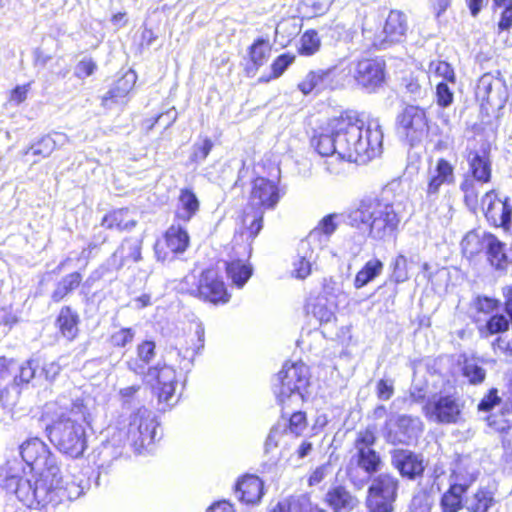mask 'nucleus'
<instances>
[{
    "instance_id": "obj_1",
    "label": "nucleus",
    "mask_w": 512,
    "mask_h": 512,
    "mask_svg": "<svg viewBox=\"0 0 512 512\" xmlns=\"http://www.w3.org/2000/svg\"><path fill=\"white\" fill-rule=\"evenodd\" d=\"M24 474L25 468L21 461L8 460L0 468V487L16 495L29 508L54 512L58 506L76 500L84 492L82 485H72L68 491L53 490L52 484L46 478H36L32 482L24 478Z\"/></svg>"
},
{
    "instance_id": "obj_2",
    "label": "nucleus",
    "mask_w": 512,
    "mask_h": 512,
    "mask_svg": "<svg viewBox=\"0 0 512 512\" xmlns=\"http://www.w3.org/2000/svg\"><path fill=\"white\" fill-rule=\"evenodd\" d=\"M338 160L365 164L382 152L383 132L378 118L349 110L336 117Z\"/></svg>"
},
{
    "instance_id": "obj_3",
    "label": "nucleus",
    "mask_w": 512,
    "mask_h": 512,
    "mask_svg": "<svg viewBox=\"0 0 512 512\" xmlns=\"http://www.w3.org/2000/svg\"><path fill=\"white\" fill-rule=\"evenodd\" d=\"M405 202L404 195H396L390 188H385L379 197L362 199L348 213V223L356 228H367L372 239L387 240L398 230Z\"/></svg>"
},
{
    "instance_id": "obj_4",
    "label": "nucleus",
    "mask_w": 512,
    "mask_h": 512,
    "mask_svg": "<svg viewBox=\"0 0 512 512\" xmlns=\"http://www.w3.org/2000/svg\"><path fill=\"white\" fill-rule=\"evenodd\" d=\"M46 409L53 413L52 424L46 428L50 440L62 453L72 458L82 456L87 447L84 424L89 415L83 400L62 397Z\"/></svg>"
},
{
    "instance_id": "obj_5",
    "label": "nucleus",
    "mask_w": 512,
    "mask_h": 512,
    "mask_svg": "<svg viewBox=\"0 0 512 512\" xmlns=\"http://www.w3.org/2000/svg\"><path fill=\"white\" fill-rule=\"evenodd\" d=\"M157 427L154 413L141 407L129 416L127 423L108 429L109 438L105 449L117 458L123 454L124 447L129 443L135 453L142 454L149 451V447L155 442Z\"/></svg>"
},
{
    "instance_id": "obj_6",
    "label": "nucleus",
    "mask_w": 512,
    "mask_h": 512,
    "mask_svg": "<svg viewBox=\"0 0 512 512\" xmlns=\"http://www.w3.org/2000/svg\"><path fill=\"white\" fill-rule=\"evenodd\" d=\"M22 461L38 474L37 478H46L53 490L68 491L72 485H81L74 480H63L56 457L49 447L39 438H31L20 446Z\"/></svg>"
},
{
    "instance_id": "obj_7",
    "label": "nucleus",
    "mask_w": 512,
    "mask_h": 512,
    "mask_svg": "<svg viewBox=\"0 0 512 512\" xmlns=\"http://www.w3.org/2000/svg\"><path fill=\"white\" fill-rule=\"evenodd\" d=\"M280 200L277 184L264 177H258L252 182V188L247 207L244 210L243 224L247 228L249 238L254 239L263 227V215L266 210H272Z\"/></svg>"
},
{
    "instance_id": "obj_8",
    "label": "nucleus",
    "mask_w": 512,
    "mask_h": 512,
    "mask_svg": "<svg viewBox=\"0 0 512 512\" xmlns=\"http://www.w3.org/2000/svg\"><path fill=\"white\" fill-rule=\"evenodd\" d=\"M310 372L303 362H286L278 373L274 384V394L282 406L299 405L309 385Z\"/></svg>"
},
{
    "instance_id": "obj_9",
    "label": "nucleus",
    "mask_w": 512,
    "mask_h": 512,
    "mask_svg": "<svg viewBox=\"0 0 512 512\" xmlns=\"http://www.w3.org/2000/svg\"><path fill=\"white\" fill-rule=\"evenodd\" d=\"M408 30L407 16L398 10H392L388 14L382 29L373 33L371 29L363 27L362 34L371 46L378 50H385L394 44L404 40Z\"/></svg>"
},
{
    "instance_id": "obj_10",
    "label": "nucleus",
    "mask_w": 512,
    "mask_h": 512,
    "mask_svg": "<svg viewBox=\"0 0 512 512\" xmlns=\"http://www.w3.org/2000/svg\"><path fill=\"white\" fill-rule=\"evenodd\" d=\"M398 488L399 480L391 474L381 473L374 477L368 488V512H393Z\"/></svg>"
},
{
    "instance_id": "obj_11",
    "label": "nucleus",
    "mask_w": 512,
    "mask_h": 512,
    "mask_svg": "<svg viewBox=\"0 0 512 512\" xmlns=\"http://www.w3.org/2000/svg\"><path fill=\"white\" fill-rule=\"evenodd\" d=\"M423 429L424 425L419 417L400 414L386 420L383 437L392 445H410L417 441Z\"/></svg>"
},
{
    "instance_id": "obj_12",
    "label": "nucleus",
    "mask_w": 512,
    "mask_h": 512,
    "mask_svg": "<svg viewBox=\"0 0 512 512\" xmlns=\"http://www.w3.org/2000/svg\"><path fill=\"white\" fill-rule=\"evenodd\" d=\"M464 404L454 395H440L424 406L426 417L439 424H456L462 415Z\"/></svg>"
},
{
    "instance_id": "obj_13",
    "label": "nucleus",
    "mask_w": 512,
    "mask_h": 512,
    "mask_svg": "<svg viewBox=\"0 0 512 512\" xmlns=\"http://www.w3.org/2000/svg\"><path fill=\"white\" fill-rule=\"evenodd\" d=\"M375 442V433L370 428L356 433L354 440L355 453L352 455V459L368 474L377 472L381 465L380 455L373 448Z\"/></svg>"
},
{
    "instance_id": "obj_14",
    "label": "nucleus",
    "mask_w": 512,
    "mask_h": 512,
    "mask_svg": "<svg viewBox=\"0 0 512 512\" xmlns=\"http://www.w3.org/2000/svg\"><path fill=\"white\" fill-rule=\"evenodd\" d=\"M398 130L411 146L419 143L428 132L426 113L417 106H407L397 117Z\"/></svg>"
},
{
    "instance_id": "obj_15",
    "label": "nucleus",
    "mask_w": 512,
    "mask_h": 512,
    "mask_svg": "<svg viewBox=\"0 0 512 512\" xmlns=\"http://www.w3.org/2000/svg\"><path fill=\"white\" fill-rule=\"evenodd\" d=\"M455 168L446 159L439 158L434 164H430L426 174V198L434 201L443 186L455 183Z\"/></svg>"
},
{
    "instance_id": "obj_16",
    "label": "nucleus",
    "mask_w": 512,
    "mask_h": 512,
    "mask_svg": "<svg viewBox=\"0 0 512 512\" xmlns=\"http://www.w3.org/2000/svg\"><path fill=\"white\" fill-rule=\"evenodd\" d=\"M146 376L149 379H156L155 389L160 403H164L167 407L177 403L178 397L175 395L177 375L173 367L167 365L151 367Z\"/></svg>"
},
{
    "instance_id": "obj_17",
    "label": "nucleus",
    "mask_w": 512,
    "mask_h": 512,
    "mask_svg": "<svg viewBox=\"0 0 512 512\" xmlns=\"http://www.w3.org/2000/svg\"><path fill=\"white\" fill-rule=\"evenodd\" d=\"M192 293L212 303H226L230 297L223 280L215 269H207L202 272L198 286Z\"/></svg>"
},
{
    "instance_id": "obj_18",
    "label": "nucleus",
    "mask_w": 512,
    "mask_h": 512,
    "mask_svg": "<svg viewBox=\"0 0 512 512\" xmlns=\"http://www.w3.org/2000/svg\"><path fill=\"white\" fill-rule=\"evenodd\" d=\"M354 78L367 91H374L385 79V63L380 59H363L356 64Z\"/></svg>"
},
{
    "instance_id": "obj_19",
    "label": "nucleus",
    "mask_w": 512,
    "mask_h": 512,
    "mask_svg": "<svg viewBox=\"0 0 512 512\" xmlns=\"http://www.w3.org/2000/svg\"><path fill=\"white\" fill-rule=\"evenodd\" d=\"M391 464L402 477L409 480L422 477L425 470L423 456L407 449L391 451Z\"/></svg>"
},
{
    "instance_id": "obj_20",
    "label": "nucleus",
    "mask_w": 512,
    "mask_h": 512,
    "mask_svg": "<svg viewBox=\"0 0 512 512\" xmlns=\"http://www.w3.org/2000/svg\"><path fill=\"white\" fill-rule=\"evenodd\" d=\"M485 216L493 225L508 230L512 221V206L508 198L499 199L494 191H489L482 199Z\"/></svg>"
},
{
    "instance_id": "obj_21",
    "label": "nucleus",
    "mask_w": 512,
    "mask_h": 512,
    "mask_svg": "<svg viewBox=\"0 0 512 512\" xmlns=\"http://www.w3.org/2000/svg\"><path fill=\"white\" fill-rule=\"evenodd\" d=\"M465 159L468 163V173L466 176L478 180L481 184L490 182L491 180V160L486 150H477L467 148L465 151Z\"/></svg>"
},
{
    "instance_id": "obj_22",
    "label": "nucleus",
    "mask_w": 512,
    "mask_h": 512,
    "mask_svg": "<svg viewBox=\"0 0 512 512\" xmlns=\"http://www.w3.org/2000/svg\"><path fill=\"white\" fill-rule=\"evenodd\" d=\"M336 117L330 119L325 127L316 132L311 139V145L323 157H334L338 159V134L334 130Z\"/></svg>"
},
{
    "instance_id": "obj_23",
    "label": "nucleus",
    "mask_w": 512,
    "mask_h": 512,
    "mask_svg": "<svg viewBox=\"0 0 512 512\" xmlns=\"http://www.w3.org/2000/svg\"><path fill=\"white\" fill-rule=\"evenodd\" d=\"M336 75V68L310 71L298 84V89L305 95L315 91L319 93L325 89H333L332 80Z\"/></svg>"
},
{
    "instance_id": "obj_24",
    "label": "nucleus",
    "mask_w": 512,
    "mask_h": 512,
    "mask_svg": "<svg viewBox=\"0 0 512 512\" xmlns=\"http://www.w3.org/2000/svg\"><path fill=\"white\" fill-rule=\"evenodd\" d=\"M478 477L477 467L467 459H461L456 464L450 475V487L466 493L469 487Z\"/></svg>"
},
{
    "instance_id": "obj_25",
    "label": "nucleus",
    "mask_w": 512,
    "mask_h": 512,
    "mask_svg": "<svg viewBox=\"0 0 512 512\" xmlns=\"http://www.w3.org/2000/svg\"><path fill=\"white\" fill-rule=\"evenodd\" d=\"M476 95L490 105L501 106L505 101L501 81L491 74H484L479 79L476 88Z\"/></svg>"
},
{
    "instance_id": "obj_26",
    "label": "nucleus",
    "mask_w": 512,
    "mask_h": 512,
    "mask_svg": "<svg viewBox=\"0 0 512 512\" xmlns=\"http://www.w3.org/2000/svg\"><path fill=\"white\" fill-rule=\"evenodd\" d=\"M315 260L316 254L311 247L310 241H300L297 254L292 263V276L297 279L307 278L312 272V265L315 263Z\"/></svg>"
},
{
    "instance_id": "obj_27",
    "label": "nucleus",
    "mask_w": 512,
    "mask_h": 512,
    "mask_svg": "<svg viewBox=\"0 0 512 512\" xmlns=\"http://www.w3.org/2000/svg\"><path fill=\"white\" fill-rule=\"evenodd\" d=\"M142 240L140 238H126L111 257V265L119 270L127 262L141 260Z\"/></svg>"
},
{
    "instance_id": "obj_28",
    "label": "nucleus",
    "mask_w": 512,
    "mask_h": 512,
    "mask_svg": "<svg viewBox=\"0 0 512 512\" xmlns=\"http://www.w3.org/2000/svg\"><path fill=\"white\" fill-rule=\"evenodd\" d=\"M325 502L334 512H350L359 503L357 497L341 485L334 486L327 491Z\"/></svg>"
},
{
    "instance_id": "obj_29",
    "label": "nucleus",
    "mask_w": 512,
    "mask_h": 512,
    "mask_svg": "<svg viewBox=\"0 0 512 512\" xmlns=\"http://www.w3.org/2000/svg\"><path fill=\"white\" fill-rule=\"evenodd\" d=\"M190 328L194 330L191 346L185 348L183 355L181 351H177L178 356L181 358L179 361L180 369L185 371L190 370L194 356L204 348L205 342V330L201 322L195 321L191 323Z\"/></svg>"
},
{
    "instance_id": "obj_30",
    "label": "nucleus",
    "mask_w": 512,
    "mask_h": 512,
    "mask_svg": "<svg viewBox=\"0 0 512 512\" xmlns=\"http://www.w3.org/2000/svg\"><path fill=\"white\" fill-rule=\"evenodd\" d=\"M136 81V76L133 73H127L118 79L110 90L103 96L102 105L110 108L111 104H123Z\"/></svg>"
},
{
    "instance_id": "obj_31",
    "label": "nucleus",
    "mask_w": 512,
    "mask_h": 512,
    "mask_svg": "<svg viewBox=\"0 0 512 512\" xmlns=\"http://www.w3.org/2000/svg\"><path fill=\"white\" fill-rule=\"evenodd\" d=\"M236 494L246 504H256L263 495V482L255 475H247L238 481Z\"/></svg>"
},
{
    "instance_id": "obj_32",
    "label": "nucleus",
    "mask_w": 512,
    "mask_h": 512,
    "mask_svg": "<svg viewBox=\"0 0 512 512\" xmlns=\"http://www.w3.org/2000/svg\"><path fill=\"white\" fill-rule=\"evenodd\" d=\"M67 141L68 137L65 134L54 132L43 136L37 142L32 144L27 150H25L24 155L32 153L34 156L47 158L55 149L64 146Z\"/></svg>"
},
{
    "instance_id": "obj_33",
    "label": "nucleus",
    "mask_w": 512,
    "mask_h": 512,
    "mask_svg": "<svg viewBox=\"0 0 512 512\" xmlns=\"http://www.w3.org/2000/svg\"><path fill=\"white\" fill-rule=\"evenodd\" d=\"M200 202L196 194L188 188L181 189L178 197L176 217L184 222L190 221L199 211Z\"/></svg>"
},
{
    "instance_id": "obj_34",
    "label": "nucleus",
    "mask_w": 512,
    "mask_h": 512,
    "mask_svg": "<svg viewBox=\"0 0 512 512\" xmlns=\"http://www.w3.org/2000/svg\"><path fill=\"white\" fill-rule=\"evenodd\" d=\"M334 307L335 305L329 303L328 298L324 296L311 299L306 306L307 313L311 314L320 324H327L336 319Z\"/></svg>"
},
{
    "instance_id": "obj_35",
    "label": "nucleus",
    "mask_w": 512,
    "mask_h": 512,
    "mask_svg": "<svg viewBox=\"0 0 512 512\" xmlns=\"http://www.w3.org/2000/svg\"><path fill=\"white\" fill-rule=\"evenodd\" d=\"M269 42L263 38L257 39L249 49L250 62L246 67L248 75H255L259 67L264 65L270 55Z\"/></svg>"
},
{
    "instance_id": "obj_36",
    "label": "nucleus",
    "mask_w": 512,
    "mask_h": 512,
    "mask_svg": "<svg viewBox=\"0 0 512 512\" xmlns=\"http://www.w3.org/2000/svg\"><path fill=\"white\" fill-rule=\"evenodd\" d=\"M484 241L487 247L488 259L496 269H504L508 264L505 245L492 234H486Z\"/></svg>"
},
{
    "instance_id": "obj_37",
    "label": "nucleus",
    "mask_w": 512,
    "mask_h": 512,
    "mask_svg": "<svg viewBox=\"0 0 512 512\" xmlns=\"http://www.w3.org/2000/svg\"><path fill=\"white\" fill-rule=\"evenodd\" d=\"M226 272L232 283L236 287L242 288L252 276L253 268L249 263L235 259L226 262Z\"/></svg>"
},
{
    "instance_id": "obj_38",
    "label": "nucleus",
    "mask_w": 512,
    "mask_h": 512,
    "mask_svg": "<svg viewBox=\"0 0 512 512\" xmlns=\"http://www.w3.org/2000/svg\"><path fill=\"white\" fill-rule=\"evenodd\" d=\"M136 225V220L130 216L128 209H118L107 214L102 220V226L119 231L130 230Z\"/></svg>"
},
{
    "instance_id": "obj_39",
    "label": "nucleus",
    "mask_w": 512,
    "mask_h": 512,
    "mask_svg": "<svg viewBox=\"0 0 512 512\" xmlns=\"http://www.w3.org/2000/svg\"><path fill=\"white\" fill-rule=\"evenodd\" d=\"M384 269V264L377 258L370 259L365 265L358 271L354 279V286L356 289H360L366 286L368 283L378 277Z\"/></svg>"
},
{
    "instance_id": "obj_40",
    "label": "nucleus",
    "mask_w": 512,
    "mask_h": 512,
    "mask_svg": "<svg viewBox=\"0 0 512 512\" xmlns=\"http://www.w3.org/2000/svg\"><path fill=\"white\" fill-rule=\"evenodd\" d=\"M165 244L172 253H183L189 245V235L181 226L172 225L166 231Z\"/></svg>"
},
{
    "instance_id": "obj_41",
    "label": "nucleus",
    "mask_w": 512,
    "mask_h": 512,
    "mask_svg": "<svg viewBox=\"0 0 512 512\" xmlns=\"http://www.w3.org/2000/svg\"><path fill=\"white\" fill-rule=\"evenodd\" d=\"M337 217L338 216L336 214H329L323 217L319 221L318 225L309 233L307 239L305 240L310 241L311 243L317 239L322 241V238H324L323 240L325 242L328 241L330 236L336 231L338 227L336 222Z\"/></svg>"
},
{
    "instance_id": "obj_42",
    "label": "nucleus",
    "mask_w": 512,
    "mask_h": 512,
    "mask_svg": "<svg viewBox=\"0 0 512 512\" xmlns=\"http://www.w3.org/2000/svg\"><path fill=\"white\" fill-rule=\"evenodd\" d=\"M493 504V494L486 489H479L472 496L466 497L464 501V506L471 512H488Z\"/></svg>"
},
{
    "instance_id": "obj_43",
    "label": "nucleus",
    "mask_w": 512,
    "mask_h": 512,
    "mask_svg": "<svg viewBox=\"0 0 512 512\" xmlns=\"http://www.w3.org/2000/svg\"><path fill=\"white\" fill-rule=\"evenodd\" d=\"M57 322L64 337L72 340L78 333V315L70 307H63L59 313Z\"/></svg>"
},
{
    "instance_id": "obj_44",
    "label": "nucleus",
    "mask_w": 512,
    "mask_h": 512,
    "mask_svg": "<svg viewBox=\"0 0 512 512\" xmlns=\"http://www.w3.org/2000/svg\"><path fill=\"white\" fill-rule=\"evenodd\" d=\"M41 367V359L40 358H33L30 360H27L25 363H23L19 367V374L15 375L14 382L17 385L20 384H28L32 380H35L36 382H41L39 370Z\"/></svg>"
},
{
    "instance_id": "obj_45",
    "label": "nucleus",
    "mask_w": 512,
    "mask_h": 512,
    "mask_svg": "<svg viewBox=\"0 0 512 512\" xmlns=\"http://www.w3.org/2000/svg\"><path fill=\"white\" fill-rule=\"evenodd\" d=\"M82 281V275L79 272H73L63 277L57 284L52 293V299L55 302L61 301L66 295L75 290Z\"/></svg>"
},
{
    "instance_id": "obj_46",
    "label": "nucleus",
    "mask_w": 512,
    "mask_h": 512,
    "mask_svg": "<svg viewBox=\"0 0 512 512\" xmlns=\"http://www.w3.org/2000/svg\"><path fill=\"white\" fill-rule=\"evenodd\" d=\"M480 185L482 184L478 180L469 176H465L460 184V190L464 194V202L470 209H475L478 205Z\"/></svg>"
},
{
    "instance_id": "obj_47",
    "label": "nucleus",
    "mask_w": 512,
    "mask_h": 512,
    "mask_svg": "<svg viewBox=\"0 0 512 512\" xmlns=\"http://www.w3.org/2000/svg\"><path fill=\"white\" fill-rule=\"evenodd\" d=\"M456 489L449 486V489L442 495L440 499L442 512H458L464 506L463 495L465 493Z\"/></svg>"
},
{
    "instance_id": "obj_48",
    "label": "nucleus",
    "mask_w": 512,
    "mask_h": 512,
    "mask_svg": "<svg viewBox=\"0 0 512 512\" xmlns=\"http://www.w3.org/2000/svg\"><path fill=\"white\" fill-rule=\"evenodd\" d=\"M510 326L509 320L503 314L492 315L486 322L485 326L480 329L483 337L487 338L494 334H500L508 331Z\"/></svg>"
},
{
    "instance_id": "obj_49",
    "label": "nucleus",
    "mask_w": 512,
    "mask_h": 512,
    "mask_svg": "<svg viewBox=\"0 0 512 512\" xmlns=\"http://www.w3.org/2000/svg\"><path fill=\"white\" fill-rule=\"evenodd\" d=\"M462 374L473 385L482 383L486 377L485 369L473 360H465L462 366Z\"/></svg>"
},
{
    "instance_id": "obj_50",
    "label": "nucleus",
    "mask_w": 512,
    "mask_h": 512,
    "mask_svg": "<svg viewBox=\"0 0 512 512\" xmlns=\"http://www.w3.org/2000/svg\"><path fill=\"white\" fill-rule=\"evenodd\" d=\"M429 71L437 77H441L447 83L455 85L456 75L452 66L446 61H432L429 64Z\"/></svg>"
},
{
    "instance_id": "obj_51",
    "label": "nucleus",
    "mask_w": 512,
    "mask_h": 512,
    "mask_svg": "<svg viewBox=\"0 0 512 512\" xmlns=\"http://www.w3.org/2000/svg\"><path fill=\"white\" fill-rule=\"evenodd\" d=\"M321 45L318 33L315 30H307L301 37L300 53L310 56L316 53Z\"/></svg>"
},
{
    "instance_id": "obj_52",
    "label": "nucleus",
    "mask_w": 512,
    "mask_h": 512,
    "mask_svg": "<svg viewBox=\"0 0 512 512\" xmlns=\"http://www.w3.org/2000/svg\"><path fill=\"white\" fill-rule=\"evenodd\" d=\"M213 148V142L209 138H204L201 143H194L189 157L191 163H203Z\"/></svg>"
},
{
    "instance_id": "obj_53",
    "label": "nucleus",
    "mask_w": 512,
    "mask_h": 512,
    "mask_svg": "<svg viewBox=\"0 0 512 512\" xmlns=\"http://www.w3.org/2000/svg\"><path fill=\"white\" fill-rule=\"evenodd\" d=\"M287 423L285 418H282V421H279L275 426H273L270 430V433L265 442V451L268 453L276 448L279 444L280 438L286 432Z\"/></svg>"
},
{
    "instance_id": "obj_54",
    "label": "nucleus",
    "mask_w": 512,
    "mask_h": 512,
    "mask_svg": "<svg viewBox=\"0 0 512 512\" xmlns=\"http://www.w3.org/2000/svg\"><path fill=\"white\" fill-rule=\"evenodd\" d=\"M287 423L286 432L294 434L295 436L300 435L307 427L305 413L297 411L294 412L289 420L285 419Z\"/></svg>"
},
{
    "instance_id": "obj_55",
    "label": "nucleus",
    "mask_w": 512,
    "mask_h": 512,
    "mask_svg": "<svg viewBox=\"0 0 512 512\" xmlns=\"http://www.w3.org/2000/svg\"><path fill=\"white\" fill-rule=\"evenodd\" d=\"M432 506L431 496L425 492H419L411 500L410 512H431Z\"/></svg>"
},
{
    "instance_id": "obj_56",
    "label": "nucleus",
    "mask_w": 512,
    "mask_h": 512,
    "mask_svg": "<svg viewBox=\"0 0 512 512\" xmlns=\"http://www.w3.org/2000/svg\"><path fill=\"white\" fill-rule=\"evenodd\" d=\"M61 371L59 361H45L41 359V367L39 370L40 380L53 381Z\"/></svg>"
},
{
    "instance_id": "obj_57",
    "label": "nucleus",
    "mask_w": 512,
    "mask_h": 512,
    "mask_svg": "<svg viewBox=\"0 0 512 512\" xmlns=\"http://www.w3.org/2000/svg\"><path fill=\"white\" fill-rule=\"evenodd\" d=\"M437 104L441 107H448L453 103L454 94L447 82H439L436 86Z\"/></svg>"
},
{
    "instance_id": "obj_58",
    "label": "nucleus",
    "mask_w": 512,
    "mask_h": 512,
    "mask_svg": "<svg viewBox=\"0 0 512 512\" xmlns=\"http://www.w3.org/2000/svg\"><path fill=\"white\" fill-rule=\"evenodd\" d=\"M392 278L396 283L405 282L408 279L407 258L400 254L393 262Z\"/></svg>"
},
{
    "instance_id": "obj_59",
    "label": "nucleus",
    "mask_w": 512,
    "mask_h": 512,
    "mask_svg": "<svg viewBox=\"0 0 512 512\" xmlns=\"http://www.w3.org/2000/svg\"><path fill=\"white\" fill-rule=\"evenodd\" d=\"M135 332L131 328H122L111 335V343L115 347H125L134 339Z\"/></svg>"
},
{
    "instance_id": "obj_60",
    "label": "nucleus",
    "mask_w": 512,
    "mask_h": 512,
    "mask_svg": "<svg viewBox=\"0 0 512 512\" xmlns=\"http://www.w3.org/2000/svg\"><path fill=\"white\" fill-rule=\"evenodd\" d=\"M499 300L487 296H478L475 300V307L478 312L491 314L498 310Z\"/></svg>"
},
{
    "instance_id": "obj_61",
    "label": "nucleus",
    "mask_w": 512,
    "mask_h": 512,
    "mask_svg": "<svg viewBox=\"0 0 512 512\" xmlns=\"http://www.w3.org/2000/svg\"><path fill=\"white\" fill-rule=\"evenodd\" d=\"M295 57L290 54H282L278 56L272 63V73L274 78L280 77L285 70L293 63Z\"/></svg>"
},
{
    "instance_id": "obj_62",
    "label": "nucleus",
    "mask_w": 512,
    "mask_h": 512,
    "mask_svg": "<svg viewBox=\"0 0 512 512\" xmlns=\"http://www.w3.org/2000/svg\"><path fill=\"white\" fill-rule=\"evenodd\" d=\"M376 392L380 400H389L394 394V381L392 379H380L376 385Z\"/></svg>"
},
{
    "instance_id": "obj_63",
    "label": "nucleus",
    "mask_w": 512,
    "mask_h": 512,
    "mask_svg": "<svg viewBox=\"0 0 512 512\" xmlns=\"http://www.w3.org/2000/svg\"><path fill=\"white\" fill-rule=\"evenodd\" d=\"M96 63L90 58L82 59L75 68V76L84 79L91 76L96 70Z\"/></svg>"
},
{
    "instance_id": "obj_64",
    "label": "nucleus",
    "mask_w": 512,
    "mask_h": 512,
    "mask_svg": "<svg viewBox=\"0 0 512 512\" xmlns=\"http://www.w3.org/2000/svg\"><path fill=\"white\" fill-rule=\"evenodd\" d=\"M282 509H286L287 512H310L308 502L300 499L283 500Z\"/></svg>"
}]
</instances>
